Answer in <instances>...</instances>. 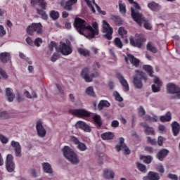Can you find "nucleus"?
Returning a JSON list of instances; mask_svg holds the SVG:
<instances>
[{
	"label": "nucleus",
	"mask_w": 180,
	"mask_h": 180,
	"mask_svg": "<svg viewBox=\"0 0 180 180\" xmlns=\"http://www.w3.org/2000/svg\"><path fill=\"white\" fill-rule=\"evenodd\" d=\"M114 96H115L116 101H118V102H123V98H122V96H120V94H119V93L115 92Z\"/></svg>",
	"instance_id": "51"
},
{
	"label": "nucleus",
	"mask_w": 180,
	"mask_h": 180,
	"mask_svg": "<svg viewBox=\"0 0 180 180\" xmlns=\"http://www.w3.org/2000/svg\"><path fill=\"white\" fill-rule=\"evenodd\" d=\"M172 129L174 136H178V134L179 133V130H180L179 124H178V122H174L172 124Z\"/></svg>",
	"instance_id": "26"
},
{
	"label": "nucleus",
	"mask_w": 180,
	"mask_h": 180,
	"mask_svg": "<svg viewBox=\"0 0 180 180\" xmlns=\"http://www.w3.org/2000/svg\"><path fill=\"white\" fill-rule=\"evenodd\" d=\"M131 17L139 26H141L143 23L145 29H147L148 30H151V29H153L151 24L146 21V18L143 17V15L141 13H136L133 8H131Z\"/></svg>",
	"instance_id": "2"
},
{
	"label": "nucleus",
	"mask_w": 180,
	"mask_h": 180,
	"mask_svg": "<svg viewBox=\"0 0 180 180\" xmlns=\"http://www.w3.org/2000/svg\"><path fill=\"white\" fill-rule=\"evenodd\" d=\"M148 142L150 143V144H152V146H154V144H156L155 140L151 139L150 136L147 138Z\"/></svg>",
	"instance_id": "64"
},
{
	"label": "nucleus",
	"mask_w": 180,
	"mask_h": 180,
	"mask_svg": "<svg viewBox=\"0 0 180 180\" xmlns=\"http://www.w3.org/2000/svg\"><path fill=\"white\" fill-rule=\"evenodd\" d=\"M25 95L29 99H32V98H37V94H36V93H33L32 96H30V94L29 93V91H25Z\"/></svg>",
	"instance_id": "53"
},
{
	"label": "nucleus",
	"mask_w": 180,
	"mask_h": 180,
	"mask_svg": "<svg viewBox=\"0 0 180 180\" xmlns=\"http://www.w3.org/2000/svg\"><path fill=\"white\" fill-rule=\"evenodd\" d=\"M109 106H110V103L108 101H101L98 105V110H102L103 108H109Z\"/></svg>",
	"instance_id": "29"
},
{
	"label": "nucleus",
	"mask_w": 180,
	"mask_h": 180,
	"mask_svg": "<svg viewBox=\"0 0 180 180\" xmlns=\"http://www.w3.org/2000/svg\"><path fill=\"white\" fill-rule=\"evenodd\" d=\"M75 127L76 129H81V130H84V131L86 133H91V127L83 121L77 122L75 124Z\"/></svg>",
	"instance_id": "14"
},
{
	"label": "nucleus",
	"mask_w": 180,
	"mask_h": 180,
	"mask_svg": "<svg viewBox=\"0 0 180 180\" xmlns=\"http://www.w3.org/2000/svg\"><path fill=\"white\" fill-rule=\"evenodd\" d=\"M154 84L152 85V91L153 92H160L161 89V86H162V82L160 80V79L157 77H155Z\"/></svg>",
	"instance_id": "16"
},
{
	"label": "nucleus",
	"mask_w": 180,
	"mask_h": 180,
	"mask_svg": "<svg viewBox=\"0 0 180 180\" xmlns=\"http://www.w3.org/2000/svg\"><path fill=\"white\" fill-rule=\"evenodd\" d=\"M168 153H169L168 150L162 149L158 153L157 158H158L160 161H164V159L165 158V157L168 155Z\"/></svg>",
	"instance_id": "20"
},
{
	"label": "nucleus",
	"mask_w": 180,
	"mask_h": 180,
	"mask_svg": "<svg viewBox=\"0 0 180 180\" xmlns=\"http://www.w3.org/2000/svg\"><path fill=\"white\" fill-rule=\"evenodd\" d=\"M70 141H72V143H74L75 144H77V145L80 143L78 139H77V137H75V136H71Z\"/></svg>",
	"instance_id": "56"
},
{
	"label": "nucleus",
	"mask_w": 180,
	"mask_h": 180,
	"mask_svg": "<svg viewBox=\"0 0 180 180\" xmlns=\"http://www.w3.org/2000/svg\"><path fill=\"white\" fill-rule=\"evenodd\" d=\"M124 60L127 64H132L134 67L137 68L140 65V60L136 58V57L133 56L131 54H128L125 58Z\"/></svg>",
	"instance_id": "10"
},
{
	"label": "nucleus",
	"mask_w": 180,
	"mask_h": 180,
	"mask_svg": "<svg viewBox=\"0 0 180 180\" xmlns=\"http://www.w3.org/2000/svg\"><path fill=\"white\" fill-rule=\"evenodd\" d=\"M143 69L148 73L150 77H153V67L148 65H145L143 66Z\"/></svg>",
	"instance_id": "40"
},
{
	"label": "nucleus",
	"mask_w": 180,
	"mask_h": 180,
	"mask_svg": "<svg viewBox=\"0 0 180 180\" xmlns=\"http://www.w3.org/2000/svg\"><path fill=\"white\" fill-rule=\"evenodd\" d=\"M70 112L77 117H89L91 116V112L86 110H72Z\"/></svg>",
	"instance_id": "11"
},
{
	"label": "nucleus",
	"mask_w": 180,
	"mask_h": 180,
	"mask_svg": "<svg viewBox=\"0 0 180 180\" xmlns=\"http://www.w3.org/2000/svg\"><path fill=\"white\" fill-rule=\"evenodd\" d=\"M6 95L7 96L8 102H13V99L15 98V94L12 93V89L11 88H7L6 89Z\"/></svg>",
	"instance_id": "24"
},
{
	"label": "nucleus",
	"mask_w": 180,
	"mask_h": 180,
	"mask_svg": "<svg viewBox=\"0 0 180 180\" xmlns=\"http://www.w3.org/2000/svg\"><path fill=\"white\" fill-rule=\"evenodd\" d=\"M84 1L86 2V4L88 6V7L91 8V10L93 12V13H95V12H96L95 8H94V6H92V4H91L89 0H84Z\"/></svg>",
	"instance_id": "52"
},
{
	"label": "nucleus",
	"mask_w": 180,
	"mask_h": 180,
	"mask_svg": "<svg viewBox=\"0 0 180 180\" xmlns=\"http://www.w3.org/2000/svg\"><path fill=\"white\" fill-rule=\"evenodd\" d=\"M119 9L120 13H122L123 15L126 13V4H124L122 0L119 1Z\"/></svg>",
	"instance_id": "36"
},
{
	"label": "nucleus",
	"mask_w": 180,
	"mask_h": 180,
	"mask_svg": "<svg viewBox=\"0 0 180 180\" xmlns=\"http://www.w3.org/2000/svg\"><path fill=\"white\" fill-rule=\"evenodd\" d=\"M78 53H79L81 56H84V57H86V56H89V51H88V50H86V49H78Z\"/></svg>",
	"instance_id": "42"
},
{
	"label": "nucleus",
	"mask_w": 180,
	"mask_h": 180,
	"mask_svg": "<svg viewBox=\"0 0 180 180\" xmlns=\"http://www.w3.org/2000/svg\"><path fill=\"white\" fill-rule=\"evenodd\" d=\"M93 1V4H95V6L97 8V11L98 12H100V13H102V15H106V12L105 11H101V7H99V6H98V4H96V3H95V0H91Z\"/></svg>",
	"instance_id": "55"
},
{
	"label": "nucleus",
	"mask_w": 180,
	"mask_h": 180,
	"mask_svg": "<svg viewBox=\"0 0 180 180\" xmlns=\"http://www.w3.org/2000/svg\"><path fill=\"white\" fill-rule=\"evenodd\" d=\"M6 168L8 172H13L15 171V163L13 162V156L9 154L6 160Z\"/></svg>",
	"instance_id": "9"
},
{
	"label": "nucleus",
	"mask_w": 180,
	"mask_h": 180,
	"mask_svg": "<svg viewBox=\"0 0 180 180\" xmlns=\"http://www.w3.org/2000/svg\"><path fill=\"white\" fill-rule=\"evenodd\" d=\"M111 127H119V121L114 120L111 122Z\"/></svg>",
	"instance_id": "59"
},
{
	"label": "nucleus",
	"mask_w": 180,
	"mask_h": 180,
	"mask_svg": "<svg viewBox=\"0 0 180 180\" xmlns=\"http://www.w3.org/2000/svg\"><path fill=\"white\" fill-rule=\"evenodd\" d=\"M56 44L54 41H51V44H49V50L51 51H53V49H54V47H56Z\"/></svg>",
	"instance_id": "63"
},
{
	"label": "nucleus",
	"mask_w": 180,
	"mask_h": 180,
	"mask_svg": "<svg viewBox=\"0 0 180 180\" xmlns=\"http://www.w3.org/2000/svg\"><path fill=\"white\" fill-rule=\"evenodd\" d=\"M37 134L40 137H44V136H46V129H44V128L43 127V124H41V120H38L37 122Z\"/></svg>",
	"instance_id": "17"
},
{
	"label": "nucleus",
	"mask_w": 180,
	"mask_h": 180,
	"mask_svg": "<svg viewBox=\"0 0 180 180\" xmlns=\"http://www.w3.org/2000/svg\"><path fill=\"white\" fill-rule=\"evenodd\" d=\"M172 119L171 112H168L165 116L160 117V122H170Z\"/></svg>",
	"instance_id": "35"
},
{
	"label": "nucleus",
	"mask_w": 180,
	"mask_h": 180,
	"mask_svg": "<svg viewBox=\"0 0 180 180\" xmlns=\"http://www.w3.org/2000/svg\"><path fill=\"white\" fill-rule=\"evenodd\" d=\"M41 43H43V39H41V38H37L34 41V44L37 47H40Z\"/></svg>",
	"instance_id": "49"
},
{
	"label": "nucleus",
	"mask_w": 180,
	"mask_h": 180,
	"mask_svg": "<svg viewBox=\"0 0 180 180\" xmlns=\"http://www.w3.org/2000/svg\"><path fill=\"white\" fill-rule=\"evenodd\" d=\"M117 78L120 80V84L122 85V86L124 88V91H129V84L127 83V81H126V79H124L123 76H122V75H118Z\"/></svg>",
	"instance_id": "22"
},
{
	"label": "nucleus",
	"mask_w": 180,
	"mask_h": 180,
	"mask_svg": "<svg viewBox=\"0 0 180 180\" xmlns=\"http://www.w3.org/2000/svg\"><path fill=\"white\" fill-rule=\"evenodd\" d=\"M138 113L140 116H144L146 115V110H144V108L143 106H140L138 109Z\"/></svg>",
	"instance_id": "50"
},
{
	"label": "nucleus",
	"mask_w": 180,
	"mask_h": 180,
	"mask_svg": "<svg viewBox=\"0 0 180 180\" xmlns=\"http://www.w3.org/2000/svg\"><path fill=\"white\" fill-rule=\"evenodd\" d=\"M146 120L148 122H157L158 120V117L155 115H153V117H151L150 115H146Z\"/></svg>",
	"instance_id": "47"
},
{
	"label": "nucleus",
	"mask_w": 180,
	"mask_h": 180,
	"mask_svg": "<svg viewBox=\"0 0 180 180\" xmlns=\"http://www.w3.org/2000/svg\"><path fill=\"white\" fill-rule=\"evenodd\" d=\"M168 178H169V179H172V180H178V176H176V174H168Z\"/></svg>",
	"instance_id": "61"
},
{
	"label": "nucleus",
	"mask_w": 180,
	"mask_h": 180,
	"mask_svg": "<svg viewBox=\"0 0 180 180\" xmlns=\"http://www.w3.org/2000/svg\"><path fill=\"white\" fill-rule=\"evenodd\" d=\"M77 147L80 151H85L86 150V145L85 143L80 142L78 145Z\"/></svg>",
	"instance_id": "48"
},
{
	"label": "nucleus",
	"mask_w": 180,
	"mask_h": 180,
	"mask_svg": "<svg viewBox=\"0 0 180 180\" xmlns=\"http://www.w3.org/2000/svg\"><path fill=\"white\" fill-rule=\"evenodd\" d=\"M118 34L122 37V39H124L126 36H127V31L126 28L124 27H120L118 30Z\"/></svg>",
	"instance_id": "31"
},
{
	"label": "nucleus",
	"mask_w": 180,
	"mask_h": 180,
	"mask_svg": "<svg viewBox=\"0 0 180 180\" xmlns=\"http://www.w3.org/2000/svg\"><path fill=\"white\" fill-rule=\"evenodd\" d=\"M78 2V0H69L66 2L65 9L68 11H71L72 9V5H75Z\"/></svg>",
	"instance_id": "28"
},
{
	"label": "nucleus",
	"mask_w": 180,
	"mask_h": 180,
	"mask_svg": "<svg viewBox=\"0 0 180 180\" xmlns=\"http://www.w3.org/2000/svg\"><path fill=\"white\" fill-rule=\"evenodd\" d=\"M58 58H59L58 55L55 53L51 57V60L54 63V62L57 61V60H58Z\"/></svg>",
	"instance_id": "62"
},
{
	"label": "nucleus",
	"mask_w": 180,
	"mask_h": 180,
	"mask_svg": "<svg viewBox=\"0 0 180 180\" xmlns=\"http://www.w3.org/2000/svg\"><path fill=\"white\" fill-rule=\"evenodd\" d=\"M11 60V53L4 52L0 53V61L1 63H8Z\"/></svg>",
	"instance_id": "23"
},
{
	"label": "nucleus",
	"mask_w": 180,
	"mask_h": 180,
	"mask_svg": "<svg viewBox=\"0 0 180 180\" xmlns=\"http://www.w3.org/2000/svg\"><path fill=\"white\" fill-rule=\"evenodd\" d=\"M120 146H116L117 151H120V150H123L124 154H130V150L127 146H126V144H124V139L120 138Z\"/></svg>",
	"instance_id": "15"
},
{
	"label": "nucleus",
	"mask_w": 180,
	"mask_h": 180,
	"mask_svg": "<svg viewBox=\"0 0 180 180\" xmlns=\"http://www.w3.org/2000/svg\"><path fill=\"white\" fill-rule=\"evenodd\" d=\"M0 117L1 119H8V117H9V115H8V112L3 111L0 112Z\"/></svg>",
	"instance_id": "54"
},
{
	"label": "nucleus",
	"mask_w": 180,
	"mask_h": 180,
	"mask_svg": "<svg viewBox=\"0 0 180 180\" xmlns=\"http://www.w3.org/2000/svg\"><path fill=\"white\" fill-rule=\"evenodd\" d=\"M136 165L139 171H141V172H147V167H146V165L140 163H136Z\"/></svg>",
	"instance_id": "44"
},
{
	"label": "nucleus",
	"mask_w": 180,
	"mask_h": 180,
	"mask_svg": "<svg viewBox=\"0 0 180 180\" xmlns=\"http://www.w3.org/2000/svg\"><path fill=\"white\" fill-rule=\"evenodd\" d=\"M37 4L39 5L41 9H44V11H46V6H47V3H46L44 0H32L31 1V5H32L33 6H34L35 5H37Z\"/></svg>",
	"instance_id": "21"
},
{
	"label": "nucleus",
	"mask_w": 180,
	"mask_h": 180,
	"mask_svg": "<svg viewBox=\"0 0 180 180\" xmlns=\"http://www.w3.org/2000/svg\"><path fill=\"white\" fill-rule=\"evenodd\" d=\"M86 94L91 96H95V92H94V87L89 86L86 89Z\"/></svg>",
	"instance_id": "46"
},
{
	"label": "nucleus",
	"mask_w": 180,
	"mask_h": 180,
	"mask_svg": "<svg viewBox=\"0 0 180 180\" xmlns=\"http://www.w3.org/2000/svg\"><path fill=\"white\" fill-rule=\"evenodd\" d=\"M113 43L116 47H118V49H122L123 47V43L119 37L115 38L113 41Z\"/></svg>",
	"instance_id": "38"
},
{
	"label": "nucleus",
	"mask_w": 180,
	"mask_h": 180,
	"mask_svg": "<svg viewBox=\"0 0 180 180\" xmlns=\"http://www.w3.org/2000/svg\"><path fill=\"white\" fill-rule=\"evenodd\" d=\"M42 26L41 23H32L31 25H29L27 27V33L33 36L34 34V32L37 33V34H41L42 31Z\"/></svg>",
	"instance_id": "6"
},
{
	"label": "nucleus",
	"mask_w": 180,
	"mask_h": 180,
	"mask_svg": "<svg viewBox=\"0 0 180 180\" xmlns=\"http://www.w3.org/2000/svg\"><path fill=\"white\" fill-rule=\"evenodd\" d=\"M0 141L1 143H4V144H6V143L8 141L6 137H5L4 135H0Z\"/></svg>",
	"instance_id": "57"
},
{
	"label": "nucleus",
	"mask_w": 180,
	"mask_h": 180,
	"mask_svg": "<svg viewBox=\"0 0 180 180\" xmlns=\"http://www.w3.org/2000/svg\"><path fill=\"white\" fill-rule=\"evenodd\" d=\"M160 175L154 172H149L147 176L143 177V180H159Z\"/></svg>",
	"instance_id": "19"
},
{
	"label": "nucleus",
	"mask_w": 180,
	"mask_h": 180,
	"mask_svg": "<svg viewBox=\"0 0 180 180\" xmlns=\"http://www.w3.org/2000/svg\"><path fill=\"white\" fill-rule=\"evenodd\" d=\"M133 5H134V8L131 7V9H134V12H135L136 13H139V11H140V9H141V7H140V5H139V4L137 2H134L133 4ZM134 8H135V10H134Z\"/></svg>",
	"instance_id": "45"
},
{
	"label": "nucleus",
	"mask_w": 180,
	"mask_h": 180,
	"mask_svg": "<svg viewBox=\"0 0 180 180\" xmlns=\"http://www.w3.org/2000/svg\"><path fill=\"white\" fill-rule=\"evenodd\" d=\"M164 140H165V139H164L162 136H159L158 139V146H162V143H164Z\"/></svg>",
	"instance_id": "60"
},
{
	"label": "nucleus",
	"mask_w": 180,
	"mask_h": 180,
	"mask_svg": "<svg viewBox=\"0 0 180 180\" xmlns=\"http://www.w3.org/2000/svg\"><path fill=\"white\" fill-rule=\"evenodd\" d=\"M141 125L145 128V133L146 134H153L154 133V129L148 127L147 124L141 123Z\"/></svg>",
	"instance_id": "30"
},
{
	"label": "nucleus",
	"mask_w": 180,
	"mask_h": 180,
	"mask_svg": "<svg viewBox=\"0 0 180 180\" xmlns=\"http://www.w3.org/2000/svg\"><path fill=\"white\" fill-rule=\"evenodd\" d=\"M89 70L88 68H85L82 71L81 75L85 79L86 82H91L92 78L94 77H98V73L92 74L91 77L89 76Z\"/></svg>",
	"instance_id": "13"
},
{
	"label": "nucleus",
	"mask_w": 180,
	"mask_h": 180,
	"mask_svg": "<svg viewBox=\"0 0 180 180\" xmlns=\"http://www.w3.org/2000/svg\"><path fill=\"white\" fill-rule=\"evenodd\" d=\"M148 7L151 11H158L160 9V6L155 2H150L148 4Z\"/></svg>",
	"instance_id": "34"
},
{
	"label": "nucleus",
	"mask_w": 180,
	"mask_h": 180,
	"mask_svg": "<svg viewBox=\"0 0 180 180\" xmlns=\"http://www.w3.org/2000/svg\"><path fill=\"white\" fill-rule=\"evenodd\" d=\"M103 176L105 179H113L115 178V173L110 169H105Z\"/></svg>",
	"instance_id": "25"
},
{
	"label": "nucleus",
	"mask_w": 180,
	"mask_h": 180,
	"mask_svg": "<svg viewBox=\"0 0 180 180\" xmlns=\"http://www.w3.org/2000/svg\"><path fill=\"white\" fill-rule=\"evenodd\" d=\"M11 146L13 147L15 151V155L16 157H20L21 153H22V148L20 146V144L19 142H16L15 141H13L11 142Z\"/></svg>",
	"instance_id": "18"
},
{
	"label": "nucleus",
	"mask_w": 180,
	"mask_h": 180,
	"mask_svg": "<svg viewBox=\"0 0 180 180\" xmlns=\"http://www.w3.org/2000/svg\"><path fill=\"white\" fill-rule=\"evenodd\" d=\"M146 38L141 34H135V39L132 37L129 38V41L131 46H134V47H141L143 46V43L146 42Z\"/></svg>",
	"instance_id": "5"
},
{
	"label": "nucleus",
	"mask_w": 180,
	"mask_h": 180,
	"mask_svg": "<svg viewBox=\"0 0 180 180\" xmlns=\"http://www.w3.org/2000/svg\"><path fill=\"white\" fill-rule=\"evenodd\" d=\"M115 137V134L112 132H105L101 134V139L103 140H112Z\"/></svg>",
	"instance_id": "27"
},
{
	"label": "nucleus",
	"mask_w": 180,
	"mask_h": 180,
	"mask_svg": "<svg viewBox=\"0 0 180 180\" xmlns=\"http://www.w3.org/2000/svg\"><path fill=\"white\" fill-rule=\"evenodd\" d=\"M103 32L105 33L104 35L108 40H112V34H113V28L110 27V25L106 22V20L103 21Z\"/></svg>",
	"instance_id": "8"
},
{
	"label": "nucleus",
	"mask_w": 180,
	"mask_h": 180,
	"mask_svg": "<svg viewBox=\"0 0 180 180\" xmlns=\"http://www.w3.org/2000/svg\"><path fill=\"white\" fill-rule=\"evenodd\" d=\"M43 169L47 174H51L53 172V169H51V165L49 163H44L42 165Z\"/></svg>",
	"instance_id": "33"
},
{
	"label": "nucleus",
	"mask_w": 180,
	"mask_h": 180,
	"mask_svg": "<svg viewBox=\"0 0 180 180\" xmlns=\"http://www.w3.org/2000/svg\"><path fill=\"white\" fill-rule=\"evenodd\" d=\"M37 13L41 16L42 19L46 20L49 18V15H47V13H46L44 11L41 9H37Z\"/></svg>",
	"instance_id": "43"
},
{
	"label": "nucleus",
	"mask_w": 180,
	"mask_h": 180,
	"mask_svg": "<svg viewBox=\"0 0 180 180\" xmlns=\"http://www.w3.org/2000/svg\"><path fill=\"white\" fill-rule=\"evenodd\" d=\"M74 26L80 34H86V36L91 39L97 36L99 33L98 22H94L92 24L93 27H91V25L86 24L83 19L77 18L75 20Z\"/></svg>",
	"instance_id": "1"
},
{
	"label": "nucleus",
	"mask_w": 180,
	"mask_h": 180,
	"mask_svg": "<svg viewBox=\"0 0 180 180\" xmlns=\"http://www.w3.org/2000/svg\"><path fill=\"white\" fill-rule=\"evenodd\" d=\"M135 72L136 75L134 77V84L136 88H143V83L141 82V80H147V78H146V75L144 74V72H143V71L139 70H136Z\"/></svg>",
	"instance_id": "4"
},
{
	"label": "nucleus",
	"mask_w": 180,
	"mask_h": 180,
	"mask_svg": "<svg viewBox=\"0 0 180 180\" xmlns=\"http://www.w3.org/2000/svg\"><path fill=\"white\" fill-rule=\"evenodd\" d=\"M63 155L71 162V164L77 165L79 162V160L77 154L68 146H65L63 149Z\"/></svg>",
	"instance_id": "3"
},
{
	"label": "nucleus",
	"mask_w": 180,
	"mask_h": 180,
	"mask_svg": "<svg viewBox=\"0 0 180 180\" xmlns=\"http://www.w3.org/2000/svg\"><path fill=\"white\" fill-rule=\"evenodd\" d=\"M167 91L168 94H173V95H175L174 98L176 99H180V88L178 86L169 83L167 85Z\"/></svg>",
	"instance_id": "7"
},
{
	"label": "nucleus",
	"mask_w": 180,
	"mask_h": 180,
	"mask_svg": "<svg viewBox=\"0 0 180 180\" xmlns=\"http://www.w3.org/2000/svg\"><path fill=\"white\" fill-rule=\"evenodd\" d=\"M6 34V31L4 28V26L0 25V36H5Z\"/></svg>",
	"instance_id": "58"
},
{
	"label": "nucleus",
	"mask_w": 180,
	"mask_h": 180,
	"mask_svg": "<svg viewBox=\"0 0 180 180\" xmlns=\"http://www.w3.org/2000/svg\"><path fill=\"white\" fill-rule=\"evenodd\" d=\"M93 120L94 123H96V124L98 125L99 127H101V126H102V120L101 119V117L98 115H96L93 117Z\"/></svg>",
	"instance_id": "37"
},
{
	"label": "nucleus",
	"mask_w": 180,
	"mask_h": 180,
	"mask_svg": "<svg viewBox=\"0 0 180 180\" xmlns=\"http://www.w3.org/2000/svg\"><path fill=\"white\" fill-rule=\"evenodd\" d=\"M50 16L51 19H53V20H56V19L60 17V13H58V12L56 11H52L50 13Z\"/></svg>",
	"instance_id": "41"
},
{
	"label": "nucleus",
	"mask_w": 180,
	"mask_h": 180,
	"mask_svg": "<svg viewBox=\"0 0 180 180\" xmlns=\"http://www.w3.org/2000/svg\"><path fill=\"white\" fill-rule=\"evenodd\" d=\"M140 160H143L145 164H150L153 161V158L151 156L141 155Z\"/></svg>",
	"instance_id": "39"
},
{
	"label": "nucleus",
	"mask_w": 180,
	"mask_h": 180,
	"mask_svg": "<svg viewBox=\"0 0 180 180\" xmlns=\"http://www.w3.org/2000/svg\"><path fill=\"white\" fill-rule=\"evenodd\" d=\"M59 50L63 56H69V54L72 53V49H71V46L65 43H60Z\"/></svg>",
	"instance_id": "12"
},
{
	"label": "nucleus",
	"mask_w": 180,
	"mask_h": 180,
	"mask_svg": "<svg viewBox=\"0 0 180 180\" xmlns=\"http://www.w3.org/2000/svg\"><path fill=\"white\" fill-rule=\"evenodd\" d=\"M146 47H147V50H148V51H151V53H155L158 51V49H157V48L151 42L148 43Z\"/></svg>",
	"instance_id": "32"
}]
</instances>
